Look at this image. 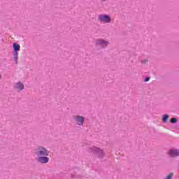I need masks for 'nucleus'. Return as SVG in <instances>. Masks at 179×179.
I'll return each mask as SVG.
<instances>
[{"label":"nucleus","mask_w":179,"mask_h":179,"mask_svg":"<svg viewBox=\"0 0 179 179\" xmlns=\"http://www.w3.org/2000/svg\"><path fill=\"white\" fill-rule=\"evenodd\" d=\"M35 155H36L38 157L41 156H48V151L45 148L41 146L36 149Z\"/></svg>","instance_id":"f257e3e1"},{"label":"nucleus","mask_w":179,"mask_h":179,"mask_svg":"<svg viewBox=\"0 0 179 179\" xmlns=\"http://www.w3.org/2000/svg\"><path fill=\"white\" fill-rule=\"evenodd\" d=\"M73 120L77 125L82 126L85 122V117L80 115H74L73 116Z\"/></svg>","instance_id":"f03ea898"},{"label":"nucleus","mask_w":179,"mask_h":179,"mask_svg":"<svg viewBox=\"0 0 179 179\" xmlns=\"http://www.w3.org/2000/svg\"><path fill=\"white\" fill-rule=\"evenodd\" d=\"M99 20L103 23H110L111 22V17L107 15H100L99 16Z\"/></svg>","instance_id":"7ed1b4c3"},{"label":"nucleus","mask_w":179,"mask_h":179,"mask_svg":"<svg viewBox=\"0 0 179 179\" xmlns=\"http://www.w3.org/2000/svg\"><path fill=\"white\" fill-rule=\"evenodd\" d=\"M37 162L38 163H41L42 164H45L50 162V158H48L47 156L38 157Z\"/></svg>","instance_id":"20e7f679"},{"label":"nucleus","mask_w":179,"mask_h":179,"mask_svg":"<svg viewBox=\"0 0 179 179\" xmlns=\"http://www.w3.org/2000/svg\"><path fill=\"white\" fill-rule=\"evenodd\" d=\"M97 45H100L101 47H107L108 45V41H104L103 39H98L96 41Z\"/></svg>","instance_id":"39448f33"},{"label":"nucleus","mask_w":179,"mask_h":179,"mask_svg":"<svg viewBox=\"0 0 179 179\" xmlns=\"http://www.w3.org/2000/svg\"><path fill=\"white\" fill-rule=\"evenodd\" d=\"M15 89H16V90H18V92H20L23 90V89H24V85H23V83L20 82H18L15 84Z\"/></svg>","instance_id":"423d86ee"},{"label":"nucleus","mask_w":179,"mask_h":179,"mask_svg":"<svg viewBox=\"0 0 179 179\" xmlns=\"http://www.w3.org/2000/svg\"><path fill=\"white\" fill-rule=\"evenodd\" d=\"M169 155L171 156V157H176V156H179V150H170Z\"/></svg>","instance_id":"0eeeda50"},{"label":"nucleus","mask_w":179,"mask_h":179,"mask_svg":"<svg viewBox=\"0 0 179 179\" xmlns=\"http://www.w3.org/2000/svg\"><path fill=\"white\" fill-rule=\"evenodd\" d=\"M96 153H97V156H98V157H99V159H101L102 157H104V152L102 150L96 148Z\"/></svg>","instance_id":"6e6552de"},{"label":"nucleus","mask_w":179,"mask_h":179,"mask_svg":"<svg viewBox=\"0 0 179 179\" xmlns=\"http://www.w3.org/2000/svg\"><path fill=\"white\" fill-rule=\"evenodd\" d=\"M13 47L15 52H17V51L20 50V45L18 43H14L13 44Z\"/></svg>","instance_id":"1a4fd4ad"},{"label":"nucleus","mask_w":179,"mask_h":179,"mask_svg":"<svg viewBox=\"0 0 179 179\" xmlns=\"http://www.w3.org/2000/svg\"><path fill=\"white\" fill-rule=\"evenodd\" d=\"M169 118V115H164V116L162 117L163 122H165V123L168 122Z\"/></svg>","instance_id":"9d476101"},{"label":"nucleus","mask_w":179,"mask_h":179,"mask_svg":"<svg viewBox=\"0 0 179 179\" xmlns=\"http://www.w3.org/2000/svg\"><path fill=\"white\" fill-rule=\"evenodd\" d=\"M177 121H178V120L176 117H173V118L171 119V124H176V122H177Z\"/></svg>","instance_id":"9b49d317"},{"label":"nucleus","mask_w":179,"mask_h":179,"mask_svg":"<svg viewBox=\"0 0 179 179\" xmlns=\"http://www.w3.org/2000/svg\"><path fill=\"white\" fill-rule=\"evenodd\" d=\"M173 176H174V174L173 173H170L169 175H168L165 179H171L173 178Z\"/></svg>","instance_id":"f8f14e48"},{"label":"nucleus","mask_w":179,"mask_h":179,"mask_svg":"<svg viewBox=\"0 0 179 179\" xmlns=\"http://www.w3.org/2000/svg\"><path fill=\"white\" fill-rule=\"evenodd\" d=\"M14 59L16 61V62H17V52H15L14 55Z\"/></svg>","instance_id":"ddd939ff"},{"label":"nucleus","mask_w":179,"mask_h":179,"mask_svg":"<svg viewBox=\"0 0 179 179\" xmlns=\"http://www.w3.org/2000/svg\"><path fill=\"white\" fill-rule=\"evenodd\" d=\"M145 82H149V77H147L145 80Z\"/></svg>","instance_id":"4468645a"},{"label":"nucleus","mask_w":179,"mask_h":179,"mask_svg":"<svg viewBox=\"0 0 179 179\" xmlns=\"http://www.w3.org/2000/svg\"><path fill=\"white\" fill-rule=\"evenodd\" d=\"M1 79H2V76H1V74H0V80H1Z\"/></svg>","instance_id":"2eb2a0df"},{"label":"nucleus","mask_w":179,"mask_h":179,"mask_svg":"<svg viewBox=\"0 0 179 179\" xmlns=\"http://www.w3.org/2000/svg\"><path fill=\"white\" fill-rule=\"evenodd\" d=\"M102 1H107V0H102Z\"/></svg>","instance_id":"dca6fc26"}]
</instances>
